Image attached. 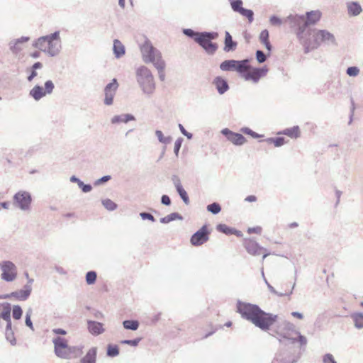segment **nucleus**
<instances>
[{"label":"nucleus","mask_w":363,"mask_h":363,"mask_svg":"<svg viewBox=\"0 0 363 363\" xmlns=\"http://www.w3.org/2000/svg\"><path fill=\"white\" fill-rule=\"evenodd\" d=\"M237 312L242 318L250 321L263 331L269 330L278 318L277 315L264 311L256 304L242 302L240 300L237 302Z\"/></svg>","instance_id":"nucleus-1"},{"label":"nucleus","mask_w":363,"mask_h":363,"mask_svg":"<svg viewBox=\"0 0 363 363\" xmlns=\"http://www.w3.org/2000/svg\"><path fill=\"white\" fill-rule=\"evenodd\" d=\"M59 30L53 33L38 38L33 46L45 52L48 56H57L61 51L62 43Z\"/></svg>","instance_id":"nucleus-2"},{"label":"nucleus","mask_w":363,"mask_h":363,"mask_svg":"<svg viewBox=\"0 0 363 363\" xmlns=\"http://www.w3.org/2000/svg\"><path fill=\"white\" fill-rule=\"evenodd\" d=\"M322 43L327 45H336L335 38L333 34L326 30H313L311 38L303 40L305 53L318 48Z\"/></svg>","instance_id":"nucleus-3"},{"label":"nucleus","mask_w":363,"mask_h":363,"mask_svg":"<svg viewBox=\"0 0 363 363\" xmlns=\"http://www.w3.org/2000/svg\"><path fill=\"white\" fill-rule=\"evenodd\" d=\"M136 80L143 94L151 96L155 91V82L151 71L145 66L136 70Z\"/></svg>","instance_id":"nucleus-4"},{"label":"nucleus","mask_w":363,"mask_h":363,"mask_svg":"<svg viewBox=\"0 0 363 363\" xmlns=\"http://www.w3.org/2000/svg\"><path fill=\"white\" fill-rule=\"evenodd\" d=\"M218 38V33L214 31L201 32L199 38H197L196 43L201 46L208 55H213L218 50V44L213 43L212 40Z\"/></svg>","instance_id":"nucleus-5"},{"label":"nucleus","mask_w":363,"mask_h":363,"mask_svg":"<svg viewBox=\"0 0 363 363\" xmlns=\"http://www.w3.org/2000/svg\"><path fill=\"white\" fill-rule=\"evenodd\" d=\"M285 22H289L291 28L297 29V37L303 44V40H306V35H311V30H306L305 16L303 15H290L286 19Z\"/></svg>","instance_id":"nucleus-6"},{"label":"nucleus","mask_w":363,"mask_h":363,"mask_svg":"<svg viewBox=\"0 0 363 363\" xmlns=\"http://www.w3.org/2000/svg\"><path fill=\"white\" fill-rule=\"evenodd\" d=\"M140 50L145 63L151 62L155 66L157 62L164 61L160 51L155 48L148 40L142 45Z\"/></svg>","instance_id":"nucleus-7"},{"label":"nucleus","mask_w":363,"mask_h":363,"mask_svg":"<svg viewBox=\"0 0 363 363\" xmlns=\"http://www.w3.org/2000/svg\"><path fill=\"white\" fill-rule=\"evenodd\" d=\"M32 203L31 194L26 191H19L13 197V204L22 211H28Z\"/></svg>","instance_id":"nucleus-8"},{"label":"nucleus","mask_w":363,"mask_h":363,"mask_svg":"<svg viewBox=\"0 0 363 363\" xmlns=\"http://www.w3.org/2000/svg\"><path fill=\"white\" fill-rule=\"evenodd\" d=\"M55 89L52 81L47 80L44 88L40 85H35L30 89L29 95L36 101H38L47 94H51Z\"/></svg>","instance_id":"nucleus-9"},{"label":"nucleus","mask_w":363,"mask_h":363,"mask_svg":"<svg viewBox=\"0 0 363 363\" xmlns=\"http://www.w3.org/2000/svg\"><path fill=\"white\" fill-rule=\"evenodd\" d=\"M0 269L2 272L1 278L8 282L13 281L17 277V267L11 261H2L0 263Z\"/></svg>","instance_id":"nucleus-10"},{"label":"nucleus","mask_w":363,"mask_h":363,"mask_svg":"<svg viewBox=\"0 0 363 363\" xmlns=\"http://www.w3.org/2000/svg\"><path fill=\"white\" fill-rule=\"evenodd\" d=\"M52 342L54 345V352L57 357L62 359H68L67 350L68 349L67 340L61 337H56L53 338Z\"/></svg>","instance_id":"nucleus-11"},{"label":"nucleus","mask_w":363,"mask_h":363,"mask_svg":"<svg viewBox=\"0 0 363 363\" xmlns=\"http://www.w3.org/2000/svg\"><path fill=\"white\" fill-rule=\"evenodd\" d=\"M209 231L206 225H203L199 230L194 233L190 239L194 246H200L208 240Z\"/></svg>","instance_id":"nucleus-12"},{"label":"nucleus","mask_w":363,"mask_h":363,"mask_svg":"<svg viewBox=\"0 0 363 363\" xmlns=\"http://www.w3.org/2000/svg\"><path fill=\"white\" fill-rule=\"evenodd\" d=\"M118 88V83L116 79H113L104 88V104L110 106L113 104V97Z\"/></svg>","instance_id":"nucleus-13"},{"label":"nucleus","mask_w":363,"mask_h":363,"mask_svg":"<svg viewBox=\"0 0 363 363\" xmlns=\"http://www.w3.org/2000/svg\"><path fill=\"white\" fill-rule=\"evenodd\" d=\"M268 69L266 67L262 68H253L248 69L242 78L246 81H252L257 83L259 79L267 74Z\"/></svg>","instance_id":"nucleus-14"},{"label":"nucleus","mask_w":363,"mask_h":363,"mask_svg":"<svg viewBox=\"0 0 363 363\" xmlns=\"http://www.w3.org/2000/svg\"><path fill=\"white\" fill-rule=\"evenodd\" d=\"M221 133L233 145H242L246 142V138L242 134L234 133L228 128L223 129Z\"/></svg>","instance_id":"nucleus-15"},{"label":"nucleus","mask_w":363,"mask_h":363,"mask_svg":"<svg viewBox=\"0 0 363 363\" xmlns=\"http://www.w3.org/2000/svg\"><path fill=\"white\" fill-rule=\"evenodd\" d=\"M243 246L246 251L253 256H258L262 254V251H267L265 248L261 247L256 241L252 239H244Z\"/></svg>","instance_id":"nucleus-16"},{"label":"nucleus","mask_w":363,"mask_h":363,"mask_svg":"<svg viewBox=\"0 0 363 363\" xmlns=\"http://www.w3.org/2000/svg\"><path fill=\"white\" fill-rule=\"evenodd\" d=\"M172 182L174 183L177 192L179 195L180 198L182 199L183 202L186 205H189L190 202L189 196L187 194V192L183 188L179 178L177 176L174 175L172 177Z\"/></svg>","instance_id":"nucleus-17"},{"label":"nucleus","mask_w":363,"mask_h":363,"mask_svg":"<svg viewBox=\"0 0 363 363\" xmlns=\"http://www.w3.org/2000/svg\"><path fill=\"white\" fill-rule=\"evenodd\" d=\"M87 330L93 335L97 336L104 333V324L91 320H87Z\"/></svg>","instance_id":"nucleus-18"},{"label":"nucleus","mask_w":363,"mask_h":363,"mask_svg":"<svg viewBox=\"0 0 363 363\" xmlns=\"http://www.w3.org/2000/svg\"><path fill=\"white\" fill-rule=\"evenodd\" d=\"M32 291V286L24 285L23 289L11 292V296L18 301H26L28 298Z\"/></svg>","instance_id":"nucleus-19"},{"label":"nucleus","mask_w":363,"mask_h":363,"mask_svg":"<svg viewBox=\"0 0 363 363\" xmlns=\"http://www.w3.org/2000/svg\"><path fill=\"white\" fill-rule=\"evenodd\" d=\"M213 84L215 86L220 94H225L229 89V85L227 80L220 76L214 78Z\"/></svg>","instance_id":"nucleus-20"},{"label":"nucleus","mask_w":363,"mask_h":363,"mask_svg":"<svg viewBox=\"0 0 363 363\" xmlns=\"http://www.w3.org/2000/svg\"><path fill=\"white\" fill-rule=\"evenodd\" d=\"M305 17V23H306V28L310 25H314L315 24L321 17V13L320 11L316 10V11H311L309 12H306Z\"/></svg>","instance_id":"nucleus-21"},{"label":"nucleus","mask_w":363,"mask_h":363,"mask_svg":"<svg viewBox=\"0 0 363 363\" xmlns=\"http://www.w3.org/2000/svg\"><path fill=\"white\" fill-rule=\"evenodd\" d=\"M277 333L279 335L278 340L280 343L286 345V343H285L286 340L289 341L290 343L296 342V338L292 337V335L294 333H291V330L286 331V330H277Z\"/></svg>","instance_id":"nucleus-22"},{"label":"nucleus","mask_w":363,"mask_h":363,"mask_svg":"<svg viewBox=\"0 0 363 363\" xmlns=\"http://www.w3.org/2000/svg\"><path fill=\"white\" fill-rule=\"evenodd\" d=\"M237 45V42L233 40V38L230 33L228 31H225L223 48L224 51L227 52L234 51L236 49Z\"/></svg>","instance_id":"nucleus-23"},{"label":"nucleus","mask_w":363,"mask_h":363,"mask_svg":"<svg viewBox=\"0 0 363 363\" xmlns=\"http://www.w3.org/2000/svg\"><path fill=\"white\" fill-rule=\"evenodd\" d=\"M97 347H93L89 350L86 355L80 360L81 363H96Z\"/></svg>","instance_id":"nucleus-24"},{"label":"nucleus","mask_w":363,"mask_h":363,"mask_svg":"<svg viewBox=\"0 0 363 363\" xmlns=\"http://www.w3.org/2000/svg\"><path fill=\"white\" fill-rule=\"evenodd\" d=\"M135 118L133 115L130 113H125V114H121V115H116L114 116L111 118V123L113 124L120 123H127L128 122L130 121H135Z\"/></svg>","instance_id":"nucleus-25"},{"label":"nucleus","mask_w":363,"mask_h":363,"mask_svg":"<svg viewBox=\"0 0 363 363\" xmlns=\"http://www.w3.org/2000/svg\"><path fill=\"white\" fill-rule=\"evenodd\" d=\"M251 67L249 65V60L245 59L242 60H238V64L235 65V71H237L242 77Z\"/></svg>","instance_id":"nucleus-26"},{"label":"nucleus","mask_w":363,"mask_h":363,"mask_svg":"<svg viewBox=\"0 0 363 363\" xmlns=\"http://www.w3.org/2000/svg\"><path fill=\"white\" fill-rule=\"evenodd\" d=\"M113 51L116 58H120L124 55L125 49L124 45L119 40L116 39L113 40Z\"/></svg>","instance_id":"nucleus-27"},{"label":"nucleus","mask_w":363,"mask_h":363,"mask_svg":"<svg viewBox=\"0 0 363 363\" xmlns=\"http://www.w3.org/2000/svg\"><path fill=\"white\" fill-rule=\"evenodd\" d=\"M347 7L349 15L352 16H358L362 11L360 4L356 1L347 3Z\"/></svg>","instance_id":"nucleus-28"},{"label":"nucleus","mask_w":363,"mask_h":363,"mask_svg":"<svg viewBox=\"0 0 363 363\" xmlns=\"http://www.w3.org/2000/svg\"><path fill=\"white\" fill-rule=\"evenodd\" d=\"M1 305L2 311L0 313V318L4 320L11 319V305L8 302L0 303Z\"/></svg>","instance_id":"nucleus-29"},{"label":"nucleus","mask_w":363,"mask_h":363,"mask_svg":"<svg viewBox=\"0 0 363 363\" xmlns=\"http://www.w3.org/2000/svg\"><path fill=\"white\" fill-rule=\"evenodd\" d=\"M262 277L264 278V282L266 283L269 290L274 294H276L278 296H290L292 293H293V289L295 286V283L293 284L292 286V288L291 289V291H289V292H286V293H279L278 292L268 281L266 279V278L264 277V272L263 270L262 271Z\"/></svg>","instance_id":"nucleus-30"},{"label":"nucleus","mask_w":363,"mask_h":363,"mask_svg":"<svg viewBox=\"0 0 363 363\" xmlns=\"http://www.w3.org/2000/svg\"><path fill=\"white\" fill-rule=\"evenodd\" d=\"M236 64H238V60H227L220 63V69L223 71L235 70Z\"/></svg>","instance_id":"nucleus-31"},{"label":"nucleus","mask_w":363,"mask_h":363,"mask_svg":"<svg viewBox=\"0 0 363 363\" xmlns=\"http://www.w3.org/2000/svg\"><path fill=\"white\" fill-rule=\"evenodd\" d=\"M281 133L291 138H297L300 135V129L298 126L296 125L292 128L284 129Z\"/></svg>","instance_id":"nucleus-32"},{"label":"nucleus","mask_w":363,"mask_h":363,"mask_svg":"<svg viewBox=\"0 0 363 363\" xmlns=\"http://www.w3.org/2000/svg\"><path fill=\"white\" fill-rule=\"evenodd\" d=\"M140 323L136 320H125L123 321V326L126 330H137Z\"/></svg>","instance_id":"nucleus-33"},{"label":"nucleus","mask_w":363,"mask_h":363,"mask_svg":"<svg viewBox=\"0 0 363 363\" xmlns=\"http://www.w3.org/2000/svg\"><path fill=\"white\" fill-rule=\"evenodd\" d=\"M67 353L68 354V359L72 358V357H77L82 354V347L79 346H68V349L67 350Z\"/></svg>","instance_id":"nucleus-34"},{"label":"nucleus","mask_w":363,"mask_h":363,"mask_svg":"<svg viewBox=\"0 0 363 363\" xmlns=\"http://www.w3.org/2000/svg\"><path fill=\"white\" fill-rule=\"evenodd\" d=\"M277 330H286V331L291 330V333H293L294 334L295 331L297 330H296V326L294 325V324H293L289 321H286V320L283 321L278 326Z\"/></svg>","instance_id":"nucleus-35"},{"label":"nucleus","mask_w":363,"mask_h":363,"mask_svg":"<svg viewBox=\"0 0 363 363\" xmlns=\"http://www.w3.org/2000/svg\"><path fill=\"white\" fill-rule=\"evenodd\" d=\"M165 65H166V64H165L164 61H159L155 65V67L158 71L159 79L161 81H164L165 79V74L164 72Z\"/></svg>","instance_id":"nucleus-36"},{"label":"nucleus","mask_w":363,"mask_h":363,"mask_svg":"<svg viewBox=\"0 0 363 363\" xmlns=\"http://www.w3.org/2000/svg\"><path fill=\"white\" fill-rule=\"evenodd\" d=\"M106 354L110 357H115L119 354V347L117 345L109 344L107 346Z\"/></svg>","instance_id":"nucleus-37"},{"label":"nucleus","mask_w":363,"mask_h":363,"mask_svg":"<svg viewBox=\"0 0 363 363\" xmlns=\"http://www.w3.org/2000/svg\"><path fill=\"white\" fill-rule=\"evenodd\" d=\"M155 135L157 136L159 142L164 145L169 144L172 141V138L170 136H164L161 130H156Z\"/></svg>","instance_id":"nucleus-38"},{"label":"nucleus","mask_w":363,"mask_h":363,"mask_svg":"<svg viewBox=\"0 0 363 363\" xmlns=\"http://www.w3.org/2000/svg\"><path fill=\"white\" fill-rule=\"evenodd\" d=\"M352 318L354 322V326L357 328H363V313L353 314Z\"/></svg>","instance_id":"nucleus-39"},{"label":"nucleus","mask_w":363,"mask_h":363,"mask_svg":"<svg viewBox=\"0 0 363 363\" xmlns=\"http://www.w3.org/2000/svg\"><path fill=\"white\" fill-rule=\"evenodd\" d=\"M182 32L187 37L192 38L196 43L197 42V38H199L201 35V32L194 31L191 28H184Z\"/></svg>","instance_id":"nucleus-40"},{"label":"nucleus","mask_w":363,"mask_h":363,"mask_svg":"<svg viewBox=\"0 0 363 363\" xmlns=\"http://www.w3.org/2000/svg\"><path fill=\"white\" fill-rule=\"evenodd\" d=\"M101 203L104 208L110 211L116 210L118 207V205L109 199H103Z\"/></svg>","instance_id":"nucleus-41"},{"label":"nucleus","mask_w":363,"mask_h":363,"mask_svg":"<svg viewBox=\"0 0 363 363\" xmlns=\"http://www.w3.org/2000/svg\"><path fill=\"white\" fill-rule=\"evenodd\" d=\"M268 144H274L275 147H280L285 143L284 137L269 138L266 140Z\"/></svg>","instance_id":"nucleus-42"},{"label":"nucleus","mask_w":363,"mask_h":363,"mask_svg":"<svg viewBox=\"0 0 363 363\" xmlns=\"http://www.w3.org/2000/svg\"><path fill=\"white\" fill-rule=\"evenodd\" d=\"M206 210L212 214L216 215L220 212L221 206L218 202H213L206 206Z\"/></svg>","instance_id":"nucleus-43"},{"label":"nucleus","mask_w":363,"mask_h":363,"mask_svg":"<svg viewBox=\"0 0 363 363\" xmlns=\"http://www.w3.org/2000/svg\"><path fill=\"white\" fill-rule=\"evenodd\" d=\"M97 278V274L95 271H89L86 274V282L89 285L94 284Z\"/></svg>","instance_id":"nucleus-44"},{"label":"nucleus","mask_w":363,"mask_h":363,"mask_svg":"<svg viewBox=\"0 0 363 363\" xmlns=\"http://www.w3.org/2000/svg\"><path fill=\"white\" fill-rule=\"evenodd\" d=\"M216 230L222 233H224L225 235H232V230L233 228L229 227L228 225L223 223H220L217 225Z\"/></svg>","instance_id":"nucleus-45"},{"label":"nucleus","mask_w":363,"mask_h":363,"mask_svg":"<svg viewBox=\"0 0 363 363\" xmlns=\"http://www.w3.org/2000/svg\"><path fill=\"white\" fill-rule=\"evenodd\" d=\"M23 315V310L19 305H15L12 308V316L16 320L21 318Z\"/></svg>","instance_id":"nucleus-46"},{"label":"nucleus","mask_w":363,"mask_h":363,"mask_svg":"<svg viewBox=\"0 0 363 363\" xmlns=\"http://www.w3.org/2000/svg\"><path fill=\"white\" fill-rule=\"evenodd\" d=\"M239 13L243 16H245L248 19L249 22L252 23L253 21L254 13L252 10L243 8Z\"/></svg>","instance_id":"nucleus-47"},{"label":"nucleus","mask_w":363,"mask_h":363,"mask_svg":"<svg viewBox=\"0 0 363 363\" xmlns=\"http://www.w3.org/2000/svg\"><path fill=\"white\" fill-rule=\"evenodd\" d=\"M230 2V5L232 9L235 12H240V11L243 9L242 6V0H229Z\"/></svg>","instance_id":"nucleus-48"},{"label":"nucleus","mask_w":363,"mask_h":363,"mask_svg":"<svg viewBox=\"0 0 363 363\" xmlns=\"http://www.w3.org/2000/svg\"><path fill=\"white\" fill-rule=\"evenodd\" d=\"M141 337H137L133 340H123L120 342L122 345H128L133 347H136L138 345L139 342L141 341Z\"/></svg>","instance_id":"nucleus-49"},{"label":"nucleus","mask_w":363,"mask_h":363,"mask_svg":"<svg viewBox=\"0 0 363 363\" xmlns=\"http://www.w3.org/2000/svg\"><path fill=\"white\" fill-rule=\"evenodd\" d=\"M294 335L297 336L296 342H299L301 346H306L307 345V339L306 337L301 335L298 330L295 331Z\"/></svg>","instance_id":"nucleus-50"},{"label":"nucleus","mask_w":363,"mask_h":363,"mask_svg":"<svg viewBox=\"0 0 363 363\" xmlns=\"http://www.w3.org/2000/svg\"><path fill=\"white\" fill-rule=\"evenodd\" d=\"M346 73L350 77H356L359 73V69L356 66L349 67L346 70Z\"/></svg>","instance_id":"nucleus-51"},{"label":"nucleus","mask_w":363,"mask_h":363,"mask_svg":"<svg viewBox=\"0 0 363 363\" xmlns=\"http://www.w3.org/2000/svg\"><path fill=\"white\" fill-rule=\"evenodd\" d=\"M139 216L141 218L142 220H148L152 223L155 222L156 219L150 213H148V212H140L139 213Z\"/></svg>","instance_id":"nucleus-52"},{"label":"nucleus","mask_w":363,"mask_h":363,"mask_svg":"<svg viewBox=\"0 0 363 363\" xmlns=\"http://www.w3.org/2000/svg\"><path fill=\"white\" fill-rule=\"evenodd\" d=\"M5 336L11 345H16V340L14 336V333L13 331L9 332H5Z\"/></svg>","instance_id":"nucleus-53"},{"label":"nucleus","mask_w":363,"mask_h":363,"mask_svg":"<svg viewBox=\"0 0 363 363\" xmlns=\"http://www.w3.org/2000/svg\"><path fill=\"white\" fill-rule=\"evenodd\" d=\"M256 59L259 63H263L266 61L267 57L263 51L258 50L256 51Z\"/></svg>","instance_id":"nucleus-54"},{"label":"nucleus","mask_w":363,"mask_h":363,"mask_svg":"<svg viewBox=\"0 0 363 363\" xmlns=\"http://www.w3.org/2000/svg\"><path fill=\"white\" fill-rule=\"evenodd\" d=\"M240 130L242 133H243L245 134L251 135L253 138H259V135L258 133L254 132L249 128H247V127L242 128Z\"/></svg>","instance_id":"nucleus-55"},{"label":"nucleus","mask_w":363,"mask_h":363,"mask_svg":"<svg viewBox=\"0 0 363 363\" xmlns=\"http://www.w3.org/2000/svg\"><path fill=\"white\" fill-rule=\"evenodd\" d=\"M78 186L81 189L82 192L89 193L92 190V186L89 184H84L82 181L79 182Z\"/></svg>","instance_id":"nucleus-56"},{"label":"nucleus","mask_w":363,"mask_h":363,"mask_svg":"<svg viewBox=\"0 0 363 363\" xmlns=\"http://www.w3.org/2000/svg\"><path fill=\"white\" fill-rule=\"evenodd\" d=\"M182 143H183L182 138H177L174 143V152L177 157H178V153L182 147Z\"/></svg>","instance_id":"nucleus-57"},{"label":"nucleus","mask_w":363,"mask_h":363,"mask_svg":"<svg viewBox=\"0 0 363 363\" xmlns=\"http://www.w3.org/2000/svg\"><path fill=\"white\" fill-rule=\"evenodd\" d=\"M30 316H31V311L29 310L26 313V315L25 323H26V326H28L32 330H34V328H33V325L32 320L30 319Z\"/></svg>","instance_id":"nucleus-58"},{"label":"nucleus","mask_w":363,"mask_h":363,"mask_svg":"<svg viewBox=\"0 0 363 363\" xmlns=\"http://www.w3.org/2000/svg\"><path fill=\"white\" fill-rule=\"evenodd\" d=\"M269 22L273 26H279L282 24V20L277 16H272L269 18Z\"/></svg>","instance_id":"nucleus-59"},{"label":"nucleus","mask_w":363,"mask_h":363,"mask_svg":"<svg viewBox=\"0 0 363 363\" xmlns=\"http://www.w3.org/2000/svg\"><path fill=\"white\" fill-rule=\"evenodd\" d=\"M167 216L170 222L176 220H183V216L180 213L177 212L171 213L170 214L167 215Z\"/></svg>","instance_id":"nucleus-60"},{"label":"nucleus","mask_w":363,"mask_h":363,"mask_svg":"<svg viewBox=\"0 0 363 363\" xmlns=\"http://www.w3.org/2000/svg\"><path fill=\"white\" fill-rule=\"evenodd\" d=\"M259 40L262 43L269 41V32L267 30H263L259 34Z\"/></svg>","instance_id":"nucleus-61"},{"label":"nucleus","mask_w":363,"mask_h":363,"mask_svg":"<svg viewBox=\"0 0 363 363\" xmlns=\"http://www.w3.org/2000/svg\"><path fill=\"white\" fill-rule=\"evenodd\" d=\"M111 179V177L110 175H105V176L101 177L100 179L96 180L94 182V185L95 186L101 185V184L108 182Z\"/></svg>","instance_id":"nucleus-62"},{"label":"nucleus","mask_w":363,"mask_h":363,"mask_svg":"<svg viewBox=\"0 0 363 363\" xmlns=\"http://www.w3.org/2000/svg\"><path fill=\"white\" fill-rule=\"evenodd\" d=\"M323 363H337L333 354L330 353L325 354L323 357Z\"/></svg>","instance_id":"nucleus-63"},{"label":"nucleus","mask_w":363,"mask_h":363,"mask_svg":"<svg viewBox=\"0 0 363 363\" xmlns=\"http://www.w3.org/2000/svg\"><path fill=\"white\" fill-rule=\"evenodd\" d=\"M272 363H289L287 360H286L281 354H276L275 357L273 359Z\"/></svg>","instance_id":"nucleus-64"}]
</instances>
